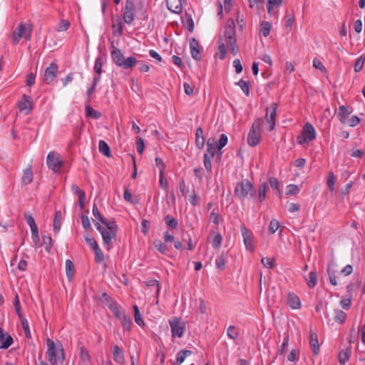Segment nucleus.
Segmentation results:
<instances>
[{
	"mask_svg": "<svg viewBox=\"0 0 365 365\" xmlns=\"http://www.w3.org/2000/svg\"><path fill=\"white\" fill-rule=\"evenodd\" d=\"M218 55L220 59L222 60L225 58L227 50L226 46L230 48V52L233 55H236L238 52V46L235 37V27L232 19H229L225 27L224 35L220 37L218 41Z\"/></svg>",
	"mask_w": 365,
	"mask_h": 365,
	"instance_id": "1",
	"label": "nucleus"
},
{
	"mask_svg": "<svg viewBox=\"0 0 365 365\" xmlns=\"http://www.w3.org/2000/svg\"><path fill=\"white\" fill-rule=\"evenodd\" d=\"M46 346V359L50 364L51 365H57L58 361L63 364L65 360V353L61 343L59 342L58 345H56L53 340L47 338Z\"/></svg>",
	"mask_w": 365,
	"mask_h": 365,
	"instance_id": "2",
	"label": "nucleus"
},
{
	"mask_svg": "<svg viewBox=\"0 0 365 365\" xmlns=\"http://www.w3.org/2000/svg\"><path fill=\"white\" fill-rule=\"evenodd\" d=\"M235 195L240 200L252 199L256 196V190L252 183L247 179L238 182L235 188Z\"/></svg>",
	"mask_w": 365,
	"mask_h": 365,
	"instance_id": "3",
	"label": "nucleus"
},
{
	"mask_svg": "<svg viewBox=\"0 0 365 365\" xmlns=\"http://www.w3.org/2000/svg\"><path fill=\"white\" fill-rule=\"evenodd\" d=\"M110 54L113 62L117 66H120L124 69L131 68L138 63V60L134 56H130L125 58L121 51L117 48H114Z\"/></svg>",
	"mask_w": 365,
	"mask_h": 365,
	"instance_id": "4",
	"label": "nucleus"
},
{
	"mask_svg": "<svg viewBox=\"0 0 365 365\" xmlns=\"http://www.w3.org/2000/svg\"><path fill=\"white\" fill-rule=\"evenodd\" d=\"M262 120L257 118L255 120L249 131L247 136V143L252 147L257 145L261 140V127Z\"/></svg>",
	"mask_w": 365,
	"mask_h": 365,
	"instance_id": "5",
	"label": "nucleus"
},
{
	"mask_svg": "<svg viewBox=\"0 0 365 365\" xmlns=\"http://www.w3.org/2000/svg\"><path fill=\"white\" fill-rule=\"evenodd\" d=\"M32 33V26L30 24L20 23L17 29L12 34V42L14 44L19 43L21 38L30 40Z\"/></svg>",
	"mask_w": 365,
	"mask_h": 365,
	"instance_id": "6",
	"label": "nucleus"
},
{
	"mask_svg": "<svg viewBox=\"0 0 365 365\" xmlns=\"http://www.w3.org/2000/svg\"><path fill=\"white\" fill-rule=\"evenodd\" d=\"M123 19L126 24L130 25L135 21L137 7L133 0H125L122 9Z\"/></svg>",
	"mask_w": 365,
	"mask_h": 365,
	"instance_id": "7",
	"label": "nucleus"
},
{
	"mask_svg": "<svg viewBox=\"0 0 365 365\" xmlns=\"http://www.w3.org/2000/svg\"><path fill=\"white\" fill-rule=\"evenodd\" d=\"M316 138V131L314 126L307 122L302 128V134L298 137L297 141L299 144H304L312 141Z\"/></svg>",
	"mask_w": 365,
	"mask_h": 365,
	"instance_id": "8",
	"label": "nucleus"
},
{
	"mask_svg": "<svg viewBox=\"0 0 365 365\" xmlns=\"http://www.w3.org/2000/svg\"><path fill=\"white\" fill-rule=\"evenodd\" d=\"M46 163L48 168L52 170L54 173H58L63 165L60 154L53 151L48 154Z\"/></svg>",
	"mask_w": 365,
	"mask_h": 365,
	"instance_id": "9",
	"label": "nucleus"
},
{
	"mask_svg": "<svg viewBox=\"0 0 365 365\" xmlns=\"http://www.w3.org/2000/svg\"><path fill=\"white\" fill-rule=\"evenodd\" d=\"M168 322L171 329L172 336L173 338H181L185 331V323L180 322V320L175 317H171Z\"/></svg>",
	"mask_w": 365,
	"mask_h": 365,
	"instance_id": "10",
	"label": "nucleus"
},
{
	"mask_svg": "<svg viewBox=\"0 0 365 365\" xmlns=\"http://www.w3.org/2000/svg\"><path fill=\"white\" fill-rule=\"evenodd\" d=\"M95 226L102 235L104 245L109 250L112 247V240L116 237L117 232L106 230V228L101 226L98 222L95 223Z\"/></svg>",
	"mask_w": 365,
	"mask_h": 365,
	"instance_id": "11",
	"label": "nucleus"
},
{
	"mask_svg": "<svg viewBox=\"0 0 365 365\" xmlns=\"http://www.w3.org/2000/svg\"><path fill=\"white\" fill-rule=\"evenodd\" d=\"M277 108V103H272L266 109L265 120L269 123V131H272L274 129Z\"/></svg>",
	"mask_w": 365,
	"mask_h": 365,
	"instance_id": "12",
	"label": "nucleus"
},
{
	"mask_svg": "<svg viewBox=\"0 0 365 365\" xmlns=\"http://www.w3.org/2000/svg\"><path fill=\"white\" fill-rule=\"evenodd\" d=\"M58 71V64L55 61L51 62L45 70L43 81L47 84L51 83L57 76Z\"/></svg>",
	"mask_w": 365,
	"mask_h": 365,
	"instance_id": "13",
	"label": "nucleus"
},
{
	"mask_svg": "<svg viewBox=\"0 0 365 365\" xmlns=\"http://www.w3.org/2000/svg\"><path fill=\"white\" fill-rule=\"evenodd\" d=\"M240 230L246 249L248 251L253 252L255 250V247L253 245L254 236L252 232L245 226H242Z\"/></svg>",
	"mask_w": 365,
	"mask_h": 365,
	"instance_id": "14",
	"label": "nucleus"
},
{
	"mask_svg": "<svg viewBox=\"0 0 365 365\" xmlns=\"http://www.w3.org/2000/svg\"><path fill=\"white\" fill-rule=\"evenodd\" d=\"M18 108L20 112L25 115L29 114L33 109V103L31 98L26 95H23L21 100L18 103Z\"/></svg>",
	"mask_w": 365,
	"mask_h": 365,
	"instance_id": "15",
	"label": "nucleus"
},
{
	"mask_svg": "<svg viewBox=\"0 0 365 365\" xmlns=\"http://www.w3.org/2000/svg\"><path fill=\"white\" fill-rule=\"evenodd\" d=\"M207 241L211 242L214 249L218 250L222 245V237L220 233H215L212 231L210 233L207 237Z\"/></svg>",
	"mask_w": 365,
	"mask_h": 365,
	"instance_id": "16",
	"label": "nucleus"
},
{
	"mask_svg": "<svg viewBox=\"0 0 365 365\" xmlns=\"http://www.w3.org/2000/svg\"><path fill=\"white\" fill-rule=\"evenodd\" d=\"M168 9L175 14H180L182 11V0H167Z\"/></svg>",
	"mask_w": 365,
	"mask_h": 365,
	"instance_id": "17",
	"label": "nucleus"
},
{
	"mask_svg": "<svg viewBox=\"0 0 365 365\" xmlns=\"http://www.w3.org/2000/svg\"><path fill=\"white\" fill-rule=\"evenodd\" d=\"M14 342L13 338L9 334H4L0 328V349H8Z\"/></svg>",
	"mask_w": 365,
	"mask_h": 365,
	"instance_id": "18",
	"label": "nucleus"
},
{
	"mask_svg": "<svg viewBox=\"0 0 365 365\" xmlns=\"http://www.w3.org/2000/svg\"><path fill=\"white\" fill-rule=\"evenodd\" d=\"M309 344L314 355H317L319 352V344L318 337L315 332L310 331L309 332Z\"/></svg>",
	"mask_w": 365,
	"mask_h": 365,
	"instance_id": "19",
	"label": "nucleus"
},
{
	"mask_svg": "<svg viewBox=\"0 0 365 365\" xmlns=\"http://www.w3.org/2000/svg\"><path fill=\"white\" fill-rule=\"evenodd\" d=\"M113 355L114 361L119 364H123L125 362L124 354L123 350L118 346H113Z\"/></svg>",
	"mask_w": 365,
	"mask_h": 365,
	"instance_id": "20",
	"label": "nucleus"
},
{
	"mask_svg": "<svg viewBox=\"0 0 365 365\" xmlns=\"http://www.w3.org/2000/svg\"><path fill=\"white\" fill-rule=\"evenodd\" d=\"M288 305L294 309H297L301 307V301L298 296L294 293H289L287 298Z\"/></svg>",
	"mask_w": 365,
	"mask_h": 365,
	"instance_id": "21",
	"label": "nucleus"
},
{
	"mask_svg": "<svg viewBox=\"0 0 365 365\" xmlns=\"http://www.w3.org/2000/svg\"><path fill=\"white\" fill-rule=\"evenodd\" d=\"M268 189V185L266 182H262L259 185L257 193L256 192V196L254 197L253 199H257L260 202L264 201L266 199V193Z\"/></svg>",
	"mask_w": 365,
	"mask_h": 365,
	"instance_id": "22",
	"label": "nucleus"
},
{
	"mask_svg": "<svg viewBox=\"0 0 365 365\" xmlns=\"http://www.w3.org/2000/svg\"><path fill=\"white\" fill-rule=\"evenodd\" d=\"M190 46L192 57L196 61H200L201 59V56L198 42L195 38H193L190 42Z\"/></svg>",
	"mask_w": 365,
	"mask_h": 365,
	"instance_id": "23",
	"label": "nucleus"
},
{
	"mask_svg": "<svg viewBox=\"0 0 365 365\" xmlns=\"http://www.w3.org/2000/svg\"><path fill=\"white\" fill-rule=\"evenodd\" d=\"M195 145L197 148L202 149L205 145V138L203 136V130L201 127H199L196 130L195 134Z\"/></svg>",
	"mask_w": 365,
	"mask_h": 365,
	"instance_id": "24",
	"label": "nucleus"
},
{
	"mask_svg": "<svg viewBox=\"0 0 365 365\" xmlns=\"http://www.w3.org/2000/svg\"><path fill=\"white\" fill-rule=\"evenodd\" d=\"M350 112L345 106H339L337 113V118L342 124L346 123V120Z\"/></svg>",
	"mask_w": 365,
	"mask_h": 365,
	"instance_id": "25",
	"label": "nucleus"
},
{
	"mask_svg": "<svg viewBox=\"0 0 365 365\" xmlns=\"http://www.w3.org/2000/svg\"><path fill=\"white\" fill-rule=\"evenodd\" d=\"M108 308L113 313L114 316L118 319L122 317L125 313L121 310L120 306L115 302H110L108 304Z\"/></svg>",
	"mask_w": 365,
	"mask_h": 365,
	"instance_id": "26",
	"label": "nucleus"
},
{
	"mask_svg": "<svg viewBox=\"0 0 365 365\" xmlns=\"http://www.w3.org/2000/svg\"><path fill=\"white\" fill-rule=\"evenodd\" d=\"M351 351L350 347H346L340 351L339 354V361L341 364H345L351 356Z\"/></svg>",
	"mask_w": 365,
	"mask_h": 365,
	"instance_id": "27",
	"label": "nucleus"
},
{
	"mask_svg": "<svg viewBox=\"0 0 365 365\" xmlns=\"http://www.w3.org/2000/svg\"><path fill=\"white\" fill-rule=\"evenodd\" d=\"M336 180V178L334 175V173L331 171H329L327 175V185L329 187V190L331 192H333L335 190Z\"/></svg>",
	"mask_w": 365,
	"mask_h": 365,
	"instance_id": "28",
	"label": "nucleus"
},
{
	"mask_svg": "<svg viewBox=\"0 0 365 365\" xmlns=\"http://www.w3.org/2000/svg\"><path fill=\"white\" fill-rule=\"evenodd\" d=\"M283 0H268L267 12L269 15L275 14L277 12L274 10V7H278L282 4Z\"/></svg>",
	"mask_w": 365,
	"mask_h": 365,
	"instance_id": "29",
	"label": "nucleus"
},
{
	"mask_svg": "<svg viewBox=\"0 0 365 365\" xmlns=\"http://www.w3.org/2000/svg\"><path fill=\"white\" fill-rule=\"evenodd\" d=\"M22 182L24 185L29 184L33 180V173L31 170V167L29 166L27 168L23 173L22 178H21Z\"/></svg>",
	"mask_w": 365,
	"mask_h": 365,
	"instance_id": "30",
	"label": "nucleus"
},
{
	"mask_svg": "<svg viewBox=\"0 0 365 365\" xmlns=\"http://www.w3.org/2000/svg\"><path fill=\"white\" fill-rule=\"evenodd\" d=\"M98 149L100 153H101L103 155H106V157H110V150L108 145V143L101 140L98 143Z\"/></svg>",
	"mask_w": 365,
	"mask_h": 365,
	"instance_id": "31",
	"label": "nucleus"
},
{
	"mask_svg": "<svg viewBox=\"0 0 365 365\" xmlns=\"http://www.w3.org/2000/svg\"><path fill=\"white\" fill-rule=\"evenodd\" d=\"M61 225V211H56L53 219V231L57 233Z\"/></svg>",
	"mask_w": 365,
	"mask_h": 365,
	"instance_id": "32",
	"label": "nucleus"
},
{
	"mask_svg": "<svg viewBox=\"0 0 365 365\" xmlns=\"http://www.w3.org/2000/svg\"><path fill=\"white\" fill-rule=\"evenodd\" d=\"M80 359L84 364H88L91 361L89 352L84 346L81 347Z\"/></svg>",
	"mask_w": 365,
	"mask_h": 365,
	"instance_id": "33",
	"label": "nucleus"
},
{
	"mask_svg": "<svg viewBox=\"0 0 365 365\" xmlns=\"http://www.w3.org/2000/svg\"><path fill=\"white\" fill-rule=\"evenodd\" d=\"M102 66H103V58L101 56H98L95 60L93 70L95 73H96V76H100L102 73Z\"/></svg>",
	"mask_w": 365,
	"mask_h": 365,
	"instance_id": "34",
	"label": "nucleus"
},
{
	"mask_svg": "<svg viewBox=\"0 0 365 365\" xmlns=\"http://www.w3.org/2000/svg\"><path fill=\"white\" fill-rule=\"evenodd\" d=\"M135 322L140 327H144L145 323L137 305L133 306Z\"/></svg>",
	"mask_w": 365,
	"mask_h": 365,
	"instance_id": "35",
	"label": "nucleus"
},
{
	"mask_svg": "<svg viewBox=\"0 0 365 365\" xmlns=\"http://www.w3.org/2000/svg\"><path fill=\"white\" fill-rule=\"evenodd\" d=\"M164 220L167 226L170 229H175L178 225V220L170 215H167Z\"/></svg>",
	"mask_w": 365,
	"mask_h": 365,
	"instance_id": "36",
	"label": "nucleus"
},
{
	"mask_svg": "<svg viewBox=\"0 0 365 365\" xmlns=\"http://www.w3.org/2000/svg\"><path fill=\"white\" fill-rule=\"evenodd\" d=\"M334 313H335L334 320L336 322H339V324H343L346 321L347 315L344 311L340 310V309H336L334 311Z\"/></svg>",
	"mask_w": 365,
	"mask_h": 365,
	"instance_id": "37",
	"label": "nucleus"
},
{
	"mask_svg": "<svg viewBox=\"0 0 365 365\" xmlns=\"http://www.w3.org/2000/svg\"><path fill=\"white\" fill-rule=\"evenodd\" d=\"M317 283V273L316 272H311L309 274L307 279V284L309 288H314Z\"/></svg>",
	"mask_w": 365,
	"mask_h": 365,
	"instance_id": "38",
	"label": "nucleus"
},
{
	"mask_svg": "<svg viewBox=\"0 0 365 365\" xmlns=\"http://www.w3.org/2000/svg\"><path fill=\"white\" fill-rule=\"evenodd\" d=\"M329 279L331 285L336 286L338 284L336 281V271L332 269L331 266L329 265L327 269Z\"/></svg>",
	"mask_w": 365,
	"mask_h": 365,
	"instance_id": "39",
	"label": "nucleus"
},
{
	"mask_svg": "<svg viewBox=\"0 0 365 365\" xmlns=\"http://www.w3.org/2000/svg\"><path fill=\"white\" fill-rule=\"evenodd\" d=\"M153 245L155 249L158 250L160 253L163 255L167 253L168 250L167 245L162 242L160 240H155Z\"/></svg>",
	"mask_w": 365,
	"mask_h": 365,
	"instance_id": "40",
	"label": "nucleus"
},
{
	"mask_svg": "<svg viewBox=\"0 0 365 365\" xmlns=\"http://www.w3.org/2000/svg\"><path fill=\"white\" fill-rule=\"evenodd\" d=\"M66 273L68 279H71L74 274V266L70 259L66 260Z\"/></svg>",
	"mask_w": 365,
	"mask_h": 365,
	"instance_id": "41",
	"label": "nucleus"
},
{
	"mask_svg": "<svg viewBox=\"0 0 365 365\" xmlns=\"http://www.w3.org/2000/svg\"><path fill=\"white\" fill-rule=\"evenodd\" d=\"M236 85L240 87L245 96H248L250 95V83L248 81L241 79L236 83Z\"/></svg>",
	"mask_w": 365,
	"mask_h": 365,
	"instance_id": "42",
	"label": "nucleus"
},
{
	"mask_svg": "<svg viewBox=\"0 0 365 365\" xmlns=\"http://www.w3.org/2000/svg\"><path fill=\"white\" fill-rule=\"evenodd\" d=\"M227 334L229 338L235 340L239 336V331L234 326H229L227 329Z\"/></svg>",
	"mask_w": 365,
	"mask_h": 365,
	"instance_id": "43",
	"label": "nucleus"
},
{
	"mask_svg": "<svg viewBox=\"0 0 365 365\" xmlns=\"http://www.w3.org/2000/svg\"><path fill=\"white\" fill-rule=\"evenodd\" d=\"M125 330L129 331L131 327L132 321L125 314L119 319Z\"/></svg>",
	"mask_w": 365,
	"mask_h": 365,
	"instance_id": "44",
	"label": "nucleus"
},
{
	"mask_svg": "<svg viewBox=\"0 0 365 365\" xmlns=\"http://www.w3.org/2000/svg\"><path fill=\"white\" fill-rule=\"evenodd\" d=\"M271 30V24L268 21H262L261 24V33L263 36L267 37L269 36Z\"/></svg>",
	"mask_w": 365,
	"mask_h": 365,
	"instance_id": "45",
	"label": "nucleus"
},
{
	"mask_svg": "<svg viewBox=\"0 0 365 365\" xmlns=\"http://www.w3.org/2000/svg\"><path fill=\"white\" fill-rule=\"evenodd\" d=\"M261 262L266 268L271 269L273 268L275 265V259L270 257H262Z\"/></svg>",
	"mask_w": 365,
	"mask_h": 365,
	"instance_id": "46",
	"label": "nucleus"
},
{
	"mask_svg": "<svg viewBox=\"0 0 365 365\" xmlns=\"http://www.w3.org/2000/svg\"><path fill=\"white\" fill-rule=\"evenodd\" d=\"M86 113L88 116L93 117L94 119H98L101 116V113L88 106L86 107Z\"/></svg>",
	"mask_w": 365,
	"mask_h": 365,
	"instance_id": "47",
	"label": "nucleus"
},
{
	"mask_svg": "<svg viewBox=\"0 0 365 365\" xmlns=\"http://www.w3.org/2000/svg\"><path fill=\"white\" fill-rule=\"evenodd\" d=\"M24 218H25L26 222L28 223V225H29L31 230L38 228L37 225H36L34 217L29 212L24 213Z\"/></svg>",
	"mask_w": 365,
	"mask_h": 365,
	"instance_id": "48",
	"label": "nucleus"
},
{
	"mask_svg": "<svg viewBox=\"0 0 365 365\" xmlns=\"http://www.w3.org/2000/svg\"><path fill=\"white\" fill-rule=\"evenodd\" d=\"M21 320V324L22 328L24 329V334L27 338H31V334L30 332V329L29 326V322L26 318H22Z\"/></svg>",
	"mask_w": 365,
	"mask_h": 365,
	"instance_id": "49",
	"label": "nucleus"
},
{
	"mask_svg": "<svg viewBox=\"0 0 365 365\" xmlns=\"http://www.w3.org/2000/svg\"><path fill=\"white\" fill-rule=\"evenodd\" d=\"M365 61V56L364 55L361 56L355 62L354 64V71L358 73L361 71L364 63Z\"/></svg>",
	"mask_w": 365,
	"mask_h": 365,
	"instance_id": "50",
	"label": "nucleus"
},
{
	"mask_svg": "<svg viewBox=\"0 0 365 365\" xmlns=\"http://www.w3.org/2000/svg\"><path fill=\"white\" fill-rule=\"evenodd\" d=\"M95 253V261L97 263H101L104 260V254L100 247H98L93 250Z\"/></svg>",
	"mask_w": 365,
	"mask_h": 365,
	"instance_id": "51",
	"label": "nucleus"
},
{
	"mask_svg": "<svg viewBox=\"0 0 365 365\" xmlns=\"http://www.w3.org/2000/svg\"><path fill=\"white\" fill-rule=\"evenodd\" d=\"M43 243L45 245V250L47 252H50L52 246H53V240L51 236H43L42 237Z\"/></svg>",
	"mask_w": 365,
	"mask_h": 365,
	"instance_id": "52",
	"label": "nucleus"
},
{
	"mask_svg": "<svg viewBox=\"0 0 365 365\" xmlns=\"http://www.w3.org/2000/svg\"><path fill=\"white\" fill-rule=\"evenodd\" d=\"M215 265L217 269L222 270L225 268V259L223 254L218 256L215 259Z\"/></svg>",
	"mask_w": 365,
	"mask_h": 365,
	"instance_id": "53",
	"label": "nucleus"
},
{
	"mask_svg": "<svg viewBox=\"0 0 365 365\" xmlns=\"http://www.w3.org/2000/svg\"><path fill=\"white\" fill-rule=\"evenodd\" d=\"M228 138L225 134H221L220 139L217 143V148L219 150H220L222 148H224L227 143Z\"/></svg>",
	"mask_w": 365,
	"mask_h": 365,
	"instance_id": "54",
	"label": "nucleus"
},
{
	"mask_svg": "<svg viewBox=\"0 0 365 365\" xmlns=\"http://www.w3.org/2000/svg\"><path fill=\"white\" fill-rule=\"evenodd\" d=\"M84 239L93 250L99 247L98 244L94 238L91 237L89 235H86L84 237Z\"/></svg>",
	"mask_w": 365,
	"mask_h": 365,
	"instance_id": "55",
	"label": "nucleus"
},
{
	"mask_svg": "<svg viewBox=\"0 0 365 365\" xmlns=\"http://www.w3.org/2000/svg\"><path fill=\"white\" fill-rule=\"evenodd\" d=\"M165 173L160 172L159 173V182L160 187L164 190H167L168 188V183L167 180L165 178Z\"/></svg>",
	"mask_w": 365,
	"mask_h": 365,
	"instance_id": "56",
	"label": "nucleus"
},
{
	"mask_svg": "<svg viewBox=\"0 0 365 365\" xmlns=\"http://www.w3.org/2000/svg\"><path fill=\"white\" fill-rule=\"evenodd\" d=\"M101 80V77L100 76H94L93 77V83H92V86L90 88L88 89L87 91V95L90 97L92 93L94 92V91L96 90V88L98 85V83H99Z\"/></svg>",
	"mask_w": 365,
	"mask_h": 365,
	"instance_id": "57",
	"label": "nucleus"
},
{
	"mask_svg": "<svg viewBox=\"0 0 365 365\" xmlns=\"http://www.w3.org/2000/svg\"><path fill=\"white\" fill-rule=\"evenodd\" d=\"M70 26V22L68 20L62 19L58 25L56 30L58 31H66Z\"/></svg>",
	"mask_w": 365,
	"mask_h": 365,
	"instance_id": "58",
	"label": "nucleus"
},
{
	"mask_svg": "<svg viewBox=\"0 0 365 365\" xmlns=\"http://www.w3.org/2000/svg\"><path fill=\"white\" fill-rule=\"evenodd\" d=\"M144 147L145 145L143 139L141 137L138 136L136 138V149L139 154H142L143 153Z\"/></svg>",
	"mask_w": 365,
	"mask_h": 365,
	"instance_id": "59",
	"label": "nucleus"
},
{
	"mask_svg": "<svg viewBox=\"0 0 365 365\" xmlns=\"http://www.w3.org/2000/svg\"><path fill=\"white\" fill-rule=\"evenodd\" d=\"M102 223L106 226V227H105L106 230H109L111 231H114L115 232H117L118 227H117L115 222H114V221L108 222L105 218V222H102Z\"/></svg>",
	"mask_w": 365,
	"mask_h": 365,
	"instance_id": "60",
	"label": "nucleus"
},
{
	"mask_svg": "<svg viewBox=\"0 0 365 365\" xmlns=\"http://www.w3.org/2000/svg\"><path fill=\"white\" fill-rule=\"evenodd\" d=\"M279 227V222L273 219L270 221L269 225V231L270 233L274 234Z\"/></svg>",
	"mask_w": 365,
	"mask_h": 365,
	"instance_id": "61",
	"label": "nucleus"
},
{
	"mask_svg": "<svg viewBox=\"0 0 365 365\" xmlns=\"http://www.w3.org/2000/svg\"><path fill=\"white\" fill-rule=\"evenodd\" d=\"M93 215L94 217L98 219L100 222H105V217L101 214L99 212L97 205L96 204H93V209H92Z\"/></svg>",
	"mask_w": 365,
	"mask_h": 365,
	"instance_id": "62",
	"label": "nucleus"
},
{
	"mask_svg": "<svg viewBox=\"0 0 365 365\" xmlns=\"http://www.w3.org/2000/svg\"><path fill=\"white\" fill-rule=\"evenodd\" d=\"M113 27L115 29L114 34L115 36H122L123 30V23H122L120 19L118 20V22L117 25H113Z\"/></svg>",
	"mask_w": 365,
	"mask_h": 365,
	"instance_id": "63",
	"label": "nucleus"
},
{
	"mask_svg": "<svg viewBox=\"0 0 365 365\" xmlns=\"http://www.w3.org/2000/svg\"><path fill=\"white\" fill-rule=\"evenodd\" d=\"M269 182L270 186L277 192H279V182L277 178L274 177H270L269 178Z\"/></svg>",
	"mask_w": 365,
	"mask_h": 365,
	"instance_id": "64",
	"label": "nucleus"
}]
</instances>
